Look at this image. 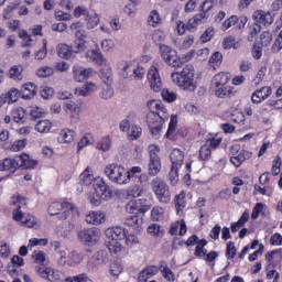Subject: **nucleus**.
<instances>
[{"label": "nucleus", "instance_id": "1", "mask_svg": "<svg viewBox=\"0 0 282 282\" xmlns=\"http://www.w3.org/2000/svg\"><path fill=\"white\" fill-rule=\"evenodd\" d=\"M150 111L147 116V124L154 138H160L164 129L165 120H169V110L160 100L151 99L147 102Z\"/></svg>", "mask_w": 282, "mask_h": 282}, {"label": "nucleus", "instance_id": "2", "mask_svg": "<svg viewBox=\"0 0 282 282\" xmlns=\"http://www.w3.org/2000/svg\"><path fill=\"white\" fill-rule=\"evenodd\" d=\"M172 83L183 91H195L197 83H195V67L191 64L186 65L182 72L172 73Z\"/></svg>", "mask_w": 282, "mask_h": 282}, {"label": "nucleus", "instance_id": "3", "mask_svg": "<svg viewBox=\"0 0 282 282\" xmlns=\"http://www.w3.org/2000/svg\"><path fill=\"white\" fill-rule=\"evenodd\" d=\"M93 188L94 193L88 194V199L93 206H98L102 202H109L113 198V189L100 176L95 177Z\"/></svg>", "mask_w": 282, "mask_h": 282}, {"label": "nucleus", "instance_id": "4", "mask_svg": "<svg viewBox=\"0 0 282 282\" xmlns=\"http://www.w3.org/2000/svg\"><path fill=\"white\" fill-rule=\"evenodd\" d=\"M104 173L112 184L124 186L127 182V169L122 165L110 163L105 166Z\"/></svg>", "mask_w": 282, "mask_h": 282}, {"label": "nucleus", "instance_id": "5", "mask_svg": "<svg viewBox=\"0 0 282 282\" xmlns=\"http://www.w3.org/2000/svg\"><path fill=\"white\" fill-rule=\"evenodd\" d=\"M48 214L51 216L58 215L59 219L65 220L68 217H75V215H78V208H76L72 203L55 202L50 205Z\"/></svg>", "mask_w": 282, "mask_h": 282}, {"label": "nucleus", "instance_id": "6", "mask_svg": "<svg viewBox=\"0 0 282 282\" xmlns=\"http://www.w3.org/2000/svg\"><path fill=\"white\" fill-rule=\"evenodd\" d=\"M12 219L13 221H17L24 228H35V229L41 228V221L39 220V218L30 214H26V215L23 214V210H21V206H19V208H15L12 212Z\"/></svg>", "mask_w": 282, "mask_h": 282}, {"label": "nucleus", "instance_id": "7", "mask_svg": "<svg viewBox=\"0 0 282 282\" xmlns=\"http://www.w3.org/2000/svg\"><path fill=\"white\" fill-rule=\"evenodd\" d=\"M151 187L161 204H169L171 202V189H169V185L162 178H153Z\"/></svg>", "mask_w": 282, "mask_h": 282}, {"label": "nucleus", "instance_id": "8", "mask_svg": "<svg viewBox=\"0 0 282 282\" xmlns=\"http://www.w3.org/2000/svg\"><path fill=\"white\" fill-rule=\"evenodd\" d=\"M102 237V231L99 228L93 227L83 229L78 232V239L84 246H96Z\"/></svg>", "mask_w": 282, "mask_h": 282}, {"label": "nucleus", "instance_id": "9", "mask_svg": "<svg viewBox=\"0 0 282 282\" xmlns=\"http://www.w3.org/2000/svg\"><path fill=\"white\" fill-rule=\"evenodd\" d=\"M161 57L170 67H182V58L177 56V51L166 44H160Z\"/></svg>", "mask_w": 282, "mask_h": 282}, {"label": "nucleus", "instance_id": "10", "mask_svg": "<svg viewBox=\"0 0 282 282\" xmlns=\"http://www.w3.org/2000/svg\"><path fill=\"white\" fill-rule=\"evenodd\" d=\"M120 131L127 133L130 140H138L142 135V128L133 122L131 116H128L126 119L121 120L119 124Z\"/></svg>", "mask_w": 282, "mask_h": 282}, {"label": "nucleus", "instance_id": "11", "mask_svg": "<svg viewBox=\"0 0 282 282\" xmlns=\"http://www.w3.org/2000/svg\"><path fill=\"white\" fill-rule=\"evenodd\" d=\"M72 74L75 83H85V80H89L94 76V68L74 65L72 67Z\"/></svg>", "mask_w": 282, "mask_h": 282}, {"label": "nucleus", "instance_id": "12", "mask_svg": "<svg viewBox=\"0 0 282 282\" xmlns=\"http://www.w3.org/2000/svg\"><path fill=\"white\" fill-rule=\"evenodd\" d=\"M128 213H149L151 210V202L147 198H138L128 202L126 206Z\"/></svg>", "mask_w": 282, "mask_h": 282}, {"label": "nucleus", "instance_id": "13", "mask_svg": "<svg viewBox=\"0 0 282 282\" xmlns=\"http://www.w3.org/2000/svg\"><path fill=\"white\" fill-rule=\"evenodd\" d=\"M148 82L152 91H162V77L160 76V70H158L155 64L148 70Z\"/></svg>", "mask_w": 282, "mask_h": 282}, {"label": "nucleus", "instance_id": "14", "mask_svg": "<svg viewBox=\"0 0 282 282\" xmlns=\"http://www.w3.org/2000/svg\"><path fill=\"white\" fill-rule=\"evenodd\" d=\"M252 19L260 28H268L274 23V17L269 11L257 10L252 14Z\"/></svg>", "mask_w": 282, "mask_h": 282}, {"label": "nucleus", "instance_id": "15", "mask_svg": "<svg viewBox=\"0 0 282 282\" xmlns=\"http://www.w3.org/2000/svg\"><path fill=\"white\" fill-rule=\"evenodd\" d=\"M100 89V85L96 82H86L84 85L75 88V96H82V98H88L89 96H94L96 91Z\"/></svg>", "mask_w": 282, "mask_h": 282}, {"label": "nucleus", "instance_id": "16", "mask_svg": "<svg viewBox=\"0 0 282 282\" xmlns=\"http://www.w3.org/2000/svg\"><path fill=\"white\" fill-rule=\"evenodd\" d=\"M105 259H107V252L98 251L87 262V272H96L100 265H105Z\"/></svg>", "mask_w": 282, "mask_h": 282}, {"label": "nucleus", "instance_id": "17", "mask_svg": "<svg viewBox=\"0 0 282 282\" xmlns=\"http://www.w3.org/2000/svg\"><path fill=\"white\" fill-rule=\"evenodd\" d=\"M85 39H87V31L79 30L75 32L74 52H76V54H80L89 47V42Z\"/></svg>", "mask_w": 282, "mask_h": 282}, {"label": "nucleus", "instance_id": "18", "mask_svg": "<svg viewBox=\"0 0 282 282\" xmlns=\"http://www.w3.org/2000/svg\"><path fill=\"white\" fill-rule=\"evenodd\" d=\"M36 272L41 279H45L46 281L58 282L62 279L61 272L50 267H40Z\"/></svg>", "mask_w": 282, "mask_h": 282}, {"label": "nucleus", "instance_id": "19", "mask_svg": "<svg viewBox=\"0 0 282 282\" xmlns=\"http://www.w3.org/2000/svg\"><path fill=\"white\" fill-rule=\"evenodd\" d=\"M270 96H272V87L264 86L252 93L251 102L253 105H261V102H263V100H268Z\"/></svg>", "mask_w": 282, "mask_h": 282}, {"label": "nucleus", "instance_id": "20", "mask_svg": "<svg viewBox=\"0 0 282 282\" xmlns=\"http://www.w3.org/2000/svg\"><path fill=\"white\" fill-rule=\"evenodd\" d=\"M105 236L107 240H116V241H122L124 237H127V229L120 226L116 227H108L105 230Z\"/></svg>", "mask_w": 282, "mask_h": 282}, {"label": "nucleus", "instance_id": "21", "mask_svg": "<svg viewBox=\"0 0 282 282\" xmlns=\"http://www.w3.org/2000/svg\"><path fill=\"white\" fill-rule=\"evenodd\" d=\"M106 247L109 252L115 254V257H122L123 254H127V249L122 246V240H106Z\"/></svg>", "mask_w": 282, "mask_h": 282}, {"label": "nucleus", "instance_id": "22", "mask_svg": "<svg viewBox=\"0 0 282 282\" xmlns=\"http://www.w3.org/2000/svg\"><path fill=\"white\" fill-rule=\"evenodd\" d=\"M86 58L90 61V63H95V65H98L99 67H102V65H107V63L109 62L105 58V55H102V52L98 50L87 51Z\"/></svg>", "mask_w": 282, "mask_h": 282}, {"label": "nucleus", "instance_id": "23", "mask_svg": "<svg viewBox=\"0 0 282 282\" xmlns=\"http://www.w3.org/2000/svg\"><path fill=\"white\" fill-rule=\"evenodd\" d=\"M105 213L100 210L88 212V214L85 216V221L91 226H100V224H105Z\"/></svg>", "mask_w": 282, "mask_h": 282}, {"label": "nucleus", "instance_id": "24", "mask_svg": "<svg viewBox=\"0 0 282 282\" xmlns=\"http://www.w3.org/2000/svg\"><path fill=\"white\" fill-rule=\"evenodd\" d=\"M19 156L7 158L2 161V171H8L9 173H17L21 169V163Z\"/></svg>", "mask_w": 282, "mask_h": 282}, {"label": "nucleus", "instance_id": "25", "mask_svg": "<svg viewBox=\"0 0 282 282\" xmlns=\"http://www.w3.org/2000/svg\"><path fill=\"white\" fill-rule=\"evenodd\" d=\"M159 269L155 265H148L141 270L138 274V282H148L149 279L158 274Z\"/></svg>", "mask_w": 282, "mask_h": 282}, {"label": "nucleus", "instance_id": "26", "mask_svg": "<svg viewBox=\"0 0 282 282\" xmlns=\"http://www.w3.org/2000/svg\"><path fill=\"white\" fill-rule=\"evenodd\" d=\"M207 19H208V14L206 13L196 14L188 20L186 28L189 32H195V30L197 29V25H202V23H205Z\"/></svg>", "mask_w": 282, "mask_h": 282}, {"label": "nucleus", "instance_id": "27", "mask_svg": "<svg viewBox=\"0 0 282 282\" xmlns=\"http://www.w3.org/2000/svg\"><path fill=\"white\" fill-rule=\"evenodd\" d=\"M64 109L66 113H70V122H74L76 124V122H78L79 120L78 116L80 113V108L78 107V105L74 101H70L65 104Z\"/></svg>", "mask_w": 282, "mask_h": 282}, {"label": "nucleus", "instance_id": "28", "mask_svg": "<svg viewBox=\"0 0 282 282\" xmlns=\"http://www.w3.org/2000/svg\"><path fill=\"white\" fill-rule=\"evenodd\" d=\"M252 158V153L248 152L246 150L240 151L238 154L235 156L230 158V163L236 166V169H239L246 162V160H250Z\"/></svg>", "mask_w": 282, "mask_h": 282}, {"label": "nucleus", "instance_id": "29", "mask_svg": "<svg viewBox=\"0 0 282 282\" xmlns=\"http://www.w3.org/2000/svg\"><path fill=\"white\" fill-rule=\"evenodd\" d=\"M11 118L17 124H23L28 120V112L23 107H17L11 110Z\"/></svg>", "mask_w": 282, "mask_h": 282}, {"label": "nucleus", "instance_id": "30", "mask_svg": "<svg viewBox=\"0 0 282 282\" xmlns=\"http://www.w3.org/2000/svg\"><path fill=\"white\" fill-rule=\"evenodd\" d=\"M100 78L104 85H113V73L111 70V66H109V62L106 65H101Z\"/></svg>", "mask_w": 282, "mask_h": 282}, {"label": "nucleus", "instance_id": "31", "mask_svg": "<svg viewBox=\"0 0 282 282\" xmlns=\"http://www.w3.org/2000/svg\"><path fill=\"white\" fill-rule=\"evenodd\" d=\"M20 162V169H36L39 166V161L32 159L30 154H21L18 156Z\"/></svg>", "mask_w": 282, "mask_h": 282}, {"label": "nucleus", "instance_id": "32", "mask_svg": "<svg viewBox=\"0 0 282 282\" xmlns=\"http://www.w3.org/2000/svg\"><path fill=\"white\" fill-rule=\"evenodd\" d=\"M112 144L113 141L111 140V137L105 135L97 141L96 149L97 151H101V153H109V151H111Z\"/></svg>", "mask_w": 282, "mask_h": 282}, {"label": "nucleus", "instance_id": "33", "mask_svg": "<svg viewBox=\"0 0 282 282\" xmlns=\"http://www.w3.org/2000/svg\"><path fill=\"white\" fill-rule=\"evenodd\" d=\"M231 76L229 73H218L212 79V87H224V85H228L230 83Z\"/></svg>", "mask_w": 282, "mask_h": 282}, {"label": "nucleus", "instance_id": "34", "mask_svg": "<svg viewBox=\"0 0 282 282\" xmlns=\"http://www.w3.org/2000/svg\"><path fill=\"white\" fill-rule=\"evenodd\" d=\"M170 159L172 166L182 169V164H184V152L180 149H173Z\"/></svg>", "mask_w": 282, "mask_h": 282}, {"label": "nucleus", "instance_id": "35", "mask_svg": "<svg viewBox=\"0 0 282 282\" xmlns=\"http://www.w3.org/2000/svg\"><path fill=\"white\" fill-rule=\"evenodd\" d=\"M170 235H178L181 237H184V235L187 232L186 221L184 219L177 220L174 224H172L170 230Z\"/></svg>", "mask_w": 282, "mask_h": 282}, {"label": "nucleus", "instance_id": "36", "mask_svg": "<svg viewBox=\"0 0 282 282\" xmlns=\"http://www.w3.org/2000/svg\"><path fill=\"white\" fill-rule=\"evenodd\" d=\"M134 67H138V63L135 61H122L119 63V68L123 72V78H129L131 73H133Z\"/></svg>", "mask_w": 282, "mask_h": 282}, {"label": "nucleus", "instance_id": "37", "mask_svg": "<svg viewBox=\"0 0 282 282\" xmlns=\"http://www.w3.org/2000/svg\"><path fill=\"white\" fill-rule=\"evenodd\" d=\"M74 135H76V132H74L73 130L63 129L59 132L57 141L59 142V144H72V142H74Z\"/></svg>", "mask_w": 282, "mask_h": 282}, {"label": "nucleus", "instance_id": "38", "mask_svg": "<svg viewBox=\"0 0 282 282\" xmlns=\"http://www.w3.org/2000/svg\"><path fill=\"white\" fill-rule=\"evenodd\" d=\"M23 65L18 64V65H13L10 69H9V78H11V80H15L17 83H21V80H23Z\"/></svg>", "mask_w": 282, "mask_h": 282}, {"label": "nucleus", "instance_id": "39", "mask_svg": "<svg viewBox=\"0 0 282 282\" xmlns=\"http://www.w3.org/2000/svg\"><path fill=\"white\" fill-rule=\"evenodd\" d=\"M158 270L161 272L162 276L166 279V281H175V273L169 268L165 261L160 262Z\"/></svg>", "mask_w": 282, "mask_h": 282}, {"label": "nucleus", "instance_id": "40", "mask_svg": "<svg viewBox=\"0 0 282 282\" xmlns=\"http://www.w3.org/2000/svg\"><path fill=\"white\" fill-rule=\"evenodd\" d=\"M212 91H214L215 96L217 98H228L230 94H232V87L227 85L218 86V87H212Z\"/></svg>", "mask_w": 282, "mask_h": 282}, {"label": "nucleus", "instance_id": "41", "mask_svg": "<svg viewBox=\"0 0 282 282\" xmlns=\"http://www.w3.org/2000/svg\"><path fill=\"white\" fill-rule=\"evenodd\" d=\"M162 171V161L160 159H150L148 172L149 175L155 177Z\"/></svg>", "mask_w": 282, "mask_h": 282}, {"label": "nucleus", "instance_id": "42", "mask_svg": "<svg viewBox=\"0 0 282 282\" xmlns=\"http://www.w3.org/2000/svg\"><path fill=\"white\" fill-rule=\"evenodd\" d=\"M84 21H86V28L88 30H94V28H98V23H100V17L98 13L89 12Z\"/></svg>", "mask_w": 282, "mask_h": 282}, {"label": "nucleus", "instance_id": "43", "mask_svg": "<svg viewBox=\"0 0 282 282\" xmlns=\"http://www.w3.org/2000/svg\"><path fill=\"white\" fill-rule=\"evenodd\" d=\"M72 54H74V51H72L69 45H57V55L59 56V58H65L66 61H69V58H72Z\"/></svg>", "mask_w": 282, "mask_h": 282}, {"label": "nucleus", "instance_id": "44", "mask_svg": "<svg viewBox=\"0 0 282 282\" xmlns=\"http://www.w3.org/2000/svg\"><path fill=\"white\" fill-rule=\"evenodd\" d=\"M162 23V15H160V12L158 10H152L148 17V24L151 28H158Z\"/></svg>", "mask_w": 282, "mask_h": 282}, {"label": "nucleus", "instance_id": "45", "mask_svg": "<svg viewBox=\"0 0 282 282\" xmlns=\"http://www.w3.org/2000/svg\"><path fill=\"white\" fill-rule=\"evenodd\" d=\"M51 130H52V121L47 119L40 120L35 124V131H37V133H50Z\"/></svg>", "mask_w": 282, "mask_h": 282}, {"label": "nucleus", "instance_id": "46", "mask_svg": "<svg viewBox=\"0 0 282 282\" xmlns=\"http://www.w3.org/2000/svg\"><path fill=\"white\" fill-rule=\"evenodd\" d=\"M175 129H177V116H172L165 138L173 140V138H175Z\"/></svg>", "mask_w": 282, "mask_h": 282}, {"label": "nucleus", "instance_id": "47", "mask_svg": "<svg viewBox=\"0 0 282 282\" xmlns=\"http://www.w3.org/2000/svg\"><path fill=\"white\" fill-rule=\"evenodd\" d=\"M24 91H28V94H24L22 98L24 100H30L31 98H34L36 94V84L26 83L23 85Z\"/></svg>", "mask_w": 282, "mask_h": 282}, {"label": "nucleus", "instance_id": "48", "mask_svg": "<svg viewBox=\"0 0 282 282\" xmlns=\"http://www.w3.org/2000/svg\"><path fill=\"white\" fill-rule=\"evenodd\" d=\"M1 96H6V102L12 104L19 100V96H21V91L17 88H11L8 93L2 94Z\"/></svg>", "mask_w": 282, "mask_h": 282}, {"label": "nucleus", "instance_id": "49", "mask_svg": "<svg viewBox=\"0 0 282 282\" xmlns=\"http://www.w3.org/2000/svg\"><path fill=\"white\" fill-rule=\"evenodd\" d=\"M240 45L241 44L239 43V41H237V39L232 36H227L223 42V46L225 50H239Z\"/></svg>", "mask_w": 282, "mask_h": 282}, {"label": "nucleus", "instance_id": "50", "mask_svg": "<svg viewBox=\"0 0 282 282\" xmlns=\"http://www.w3.org/2000/svg\"><path fill=\"white\" fill-rule=\"evenodd\" d=\"M83 261V253H78L77 251H70L68 253V265L74 268V265H78Z\"/></svg>", "mask_w": 282, "mask_h": 282}, {"label": "nucleus", "instance_id": "51", "mask_svg": "<svg viewBox=\"0 0 282 282\" xmlns=\"http://www.w3.org/2000/svg\"><path fill=\"white\" fill-rule=\"evenodd\" d=\"M261 30H262V26H260L259 24L253 22V24H251L249 26V34L247 36L248 41L250 43H254V40L257 39V34H259V32H261Z\"/></svg>", "mask_w": 282, "mask_h": 282}, {"label": "nucleus", "instance_id": "52", "mask_svg": "<svg viewBox=\"0 0 282 282\" xmlns=\"http://www.w3.org/2000/svg\"><path fill=\"white\" fill-rule=\"evenodd\" d=\"M223 62L224 55H221L219 52H215L209 58V66L213 67V69H217Z\"/></svg>", "mask_w": 282, "mask_h": 282}, {"label": "nucleus", "instance_id": "53", "mask_svg": "<svg viewBox=\"0 0 282 282\" xmlns=\"http://www.w3.org/2000/svg\"><path fill=\"white\" fill-rule=\"evenodd\" d=\"M80 182H83V184H85L86 186H89V184H93L94 186V175L91 174V172L89 171V167H87L79 176Z\"/></svg>", "mask_w": 282, "mask_h": 282}, {"label": "nucleus", "instance_id": "54", "mask_svg": "<svg viewBox=\"0 0 282 282\" xmlns=\"http://www.w3.org/2000/svg\"><path fill=\"white\" fill-rule=\"evenodd\" d=\"M164 208L161 206H155L151 210V217L153 221H162L164 219Z\"/></svg>", "mask_w": 282, "mask_h": 282}, {"label": "nucleus", "instance_id": "55", "mask_svg": "<svg viewBox=\"0 0 282 282\" xmlns=\"http://www.w3.org/2000/svg\"><path fill=\"white\" fill-rule=\"evenodd\" d=\"M36 76L39 78H50V76H54V69L50 66H42L36 70Z\"/></svg>", "mask_w": 282, "mask_h": 282}, {"label": "nucleus", "instance_id": "56", "mask_svg": "<svg viewBox=\"0 0 282 282\" xmlns=\"http://www.w3.org/2000/svg\"><path fill=\"white\" fill-rule=\"evenodd\" d=\"M161 96L165 102H175L177 100V94L175 91L164 88L161 91Z\"/></svg>", "mask_w": 282, "mask_h": 282}, {"label": "nucleus", "instance_id": "57", "mask_svg": "<svg viewBox=\"0 0 282 282\" xmlns=\"http://www.w3.org/2000/svg\"><path fill=\"white\" fill-rule=\"evenodd\" d=\"M99 98L102 100H110V98H113V87H111L109 84H106V86L99 93Z\"/></svg>", "mask_w": 282, "mask_h": 282}, {"label": "nucleus", "instance_id": "58", "mask_svg": "<svg viewBox=\"0 0 282 282\" xmlns=\"http://www.w3.org/2000/svg\"><path fill=\"white\" fill-rule=\"evenodd\" d=\"M100 47L102 52H113V48L116 47V42H113V40L111 39H105L100 42Z\"/></svg>", "mask_w": 282, "mask_h": 282}, {"label": "nucleus", "instance_id": "59", "mask_svg": "<svg viewBox=\"0 0 282 282\" xmlns=\"http://www.w3.org/2000/svg\"><path fill=\"white\" fill-rule=\"evenodd\" d=\"M94 142V137L91 134H85L79 142L77 143V149L80 151L82 149H85V147H89Z\"/></svg>", "mask_w": 282, "mask_h": 282}, {"label": "nucleus", "instance_id": "60", "mask_svg": "<svg viewBox=\"0 0 282 282\" xmlns=\"http://www.w3.org/2000/svg\"><path fill=\"white\" fill-rule=\"evenodd\" d=\"M148 232L152 237H160L164 232V229L159 224H152L148 227Z\"/></svg>", "mask_w": 282, "mask_h": 282}, {"label": "nucleus", "instance_id": "61", "mask_svg": "<svg viewBox=\"0 0 282 282\" xmlns=\"http://www.w3.org/2000/svg\"><path fill=\"white\" fill-rule=\"evenodd\" d=\"M142 218L138 217L137 215H132L126 219V225L131 227L140 228L142 226Z\"/></svg>", "mask_w": 282, "mask_h": 282}, {"label": "nucleus", "instance_id": "62", "mask_svg": "<svg viewBox=\"0 0 282 282\" xmlns=\"http://www.w3.org/2000/svg\"><path fill=\"white\" fill-rule=\"evenodd\" d=\"M66 282H88L91 281L87 273H80L74 276H68L65 279Z\"/></svg>", "mask_w": 282, "mask_h": 282}, {"label": "nucleus", "instance_id": "63", "mask_svg": "<svg viewBox=\"0 0 282 282\" xmlns=\"http://www.w3.org/2000/svg\"><path fill=\"white\" fill-rule=\"evenodd\" d=\"M45 109L37 107V106H31L30 109V116L33 118H43V116H45Z\"/></svg>", "mask_w": 282, "mask_h": 282}, {"label": "nucleus", "instance_id": "64", "mask_svg": "<svg viewBox=\"0 0 282 282\" xmlns=\"http://www.w3.org/2000/svg\"><path fill=\"white\" fill-rule=\"evenodd\" d=\"M282 50V30L280 31V33L278 34V37L275 39L272 47H271V52L273 54L279 53V51Z\"/></svg>", "mask_w": 282, "mask_h": 282}]
</instances>
